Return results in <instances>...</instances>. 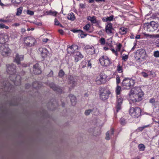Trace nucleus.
<instances>
[{"mask_svg": "<svg viewBox=\"0 0 159 159\" xmlns=\"http://www.w3.org/2000/svg\"><path fill=\"white\" fill-rule=\"evenodd\" d=\"M7 72L10 75V79L16 86H19L21 84V78L20 75H16V66L13 64L11 65L7 64Z\"/></svg>", "mask_w": 159, "mask_h": 159, "instance_id": "1", "label": "nucleus"}, {"mask_svg": "<svg viewBox=\"0 0 159 159\" xmlns=\"http://www.w3.org/2000/svg\"><path fill=\"white\" fill-rule=\"evenodd\" d=\"M130 96L132 95L134 98L132 99L133 103L139 102L141 101L144 95V93L141 88L138 87H135L132 89L130 92Z\"/></svg>", "mask_w": 159, "mask_h": 159, "instance_id": "2", "label": "nucleus"}, {"mask_svg": "<svg viewBox=\"0 0 159 159\" xmlns=\"http://www.w3.org/2000/svg\"><path fill=\"white\" fill-rule=\"evenodd\" d=\"M147 57V55L144 49H140L136 51L135 58L137 62L141 63L143 61L146 60Z\"/></svg>", "mask_w": 159, "mask_h": 159, "instance_id": "3", "label": "nucleus"}, {"mask_svg": "<svg viewBox=\"0 0 159 159\" xmlns=\"http://www.w3.org/2000/svg\"><path fill=\"white\" fill-rule=\"evenodd\" d=\"M135 83L134 80L128 78H125L122 82V86L124 89H129L133 87Z\"/></svg>", "mask_w": 159, "mask_h": 159, "instance_id": "4", "label": "nucleus"}, {"mask_svg": "<svg viewBox=\"0 0 159 159\" xmlns=\"http://www.w3.org/2000/svg\"><path fill=\"white\" fill-rule=\"evenodd\" d=\"M158 26V24L153 21H152L150 23H146L144 24V29L149 32L155 31L157 29Z\"/></svg>", "mask_w": 159, "mask_h": 159, "instance_id": "5", "label": "nucleus"}, {"mask_svg": "<svg viewBox=\"0 0 159 159\" xmlns=\"http://www.w3.org/2000/svg\"><path fill=\"white\" fill-rule=\"evenodd\" d=\"M23 40L25 45L28 47L34 46L37 42L35 39L31 36L24 38Z\"/></svg>", "mask_w": 159, "mask_h": 159, "instance_id": "6", "label": "nucleus"}, {"mask_svg": "<svg viewBox=\"0 0 159 159\" xmlns=\"http://www.w3.org/2000/svg\"><path fill=\"white\" fill-rule=\"evenodd\" d=\"M129 115L134 118H137L141 115V110L138 107H131L129 111Z\"/></svg>", "mask_w": 159, "mask_h": 159, "instance_id": "7", "label": "nucleus"}, {"mask_svg": "<svg viewBox=\"0 0 159 159\" xmlns=\"http://www.w3.org/2000/svg\"><path fill=\"white\" fill-rule=\"evenodd\" d=\"M111 92L109 90L104 88H102L99 91L100 98L103 101L106 100L108 98Z\"/></svg>", "mask_w": 159, "mask_h": 159, "instance_id": "8", "label": "nucleus"}, {"mask_svg": "<svg viewBox=\"0 0 159 159\" xmlns=\"http://www.w3.org/2000/svg\"><path fill=\"white\" fill-rule=\"evenodd\" d=\"M99 61L101 65L104 66H109L111 63V60L105 55L102 56L100 57Z\"/></svg>", "mask_w": 159, "mask_h": 159, "instance_id": "9", "label": "nucleus"}, {"mask_svg": "<svg viewBox=\"0 0 159 159\" xmlns=\"http://www.w3.org/2000/svg\"><path fill=\"white\" fill-rule=\"evenodd\" d=\"M107 76L104 73H101L98 76L95 80L96 84L99 85L104 84L106 82Z\"/></svg>", "mask_w": 159, "mask_h": 159, "instance_id": "10", "label": "nucleus"}, {"mask_svg": "<svg viewBox=\"0 0 159 159\" xmlns=\"http://www.w3.org/2000/svg\"><path fill=\"white\" fill-rule=\"evenodd\" d=\"M0 50L2 56H7L10 55L11 50L7 45H2L1 46Z\"/></svg>", "mask_w": 159, "mask_h": 159, "instance_id": "11", "label": "nucleus"}, {"mask_svg": "<svg viewBox=\"0 0 159 159\" xmlns=\"http://www.w3.org/2000/svg\"><path fill=\"white\" fill-rule=\"evenodd\" d=\"M84 50L88 54L93 55L95 53V50L94 47L91 45H87L84 48Z\"/></svg>", "mask_w": 159, "mask_h": 159, "instance_id": "12", "label": "nucleus"}, {"mask_svg": "<svg viewBox=\"0 0 159 159\" xmlns=\"http://www.w3.org/2000/svg\"><path fill=\"white\" fill-rule=\"evenodd\" d=\"M78 46L75 45H72L69 46L67 48V51L68 53L70 54H72L76 52L78 50Z\"/></svg>", "mask_w": 159, "mask_h": 159, "instance_id": "13", "label": "nucleus"}, {"mask_svg": "<svg viewBox=\"0 0 159 159\" xmlns=\"http://www.w3.org/2000/svg\"><path fill=\"white\" fill-rule=\"evenodd\" d=\"M33 73L35 75H39L41 74L42 71L40 67L39 66V64L36 63L33 66Z\"/></svg>", "mask_w": 159, "mask_h": 159, "instance_id": "14", "label": "nucleus"}, {"mask_svg": "<svg viewBox=\"0 0 159 159\" xmlns=\"http://www.w3.org/2000/svg\"><path fill=\"white\" fill-rule=\"evenodd\" d=\"M116 50H115L114 48H111V50L112 53L114 54L117 57L118 56V52H120L122 47V44L120 43H117L116 44Z\"/></svg>", "mask_w": 159, "mask_h": 159, "instance_id": "15", "label": "nucleus"}, {"mask_svg": "<svg viewBox=\"0 0 159 159\" xmlns=\"http://www.w3.org/2000/svg\"><path fill=\"white\" fill-rule=\"evenodd\" d=\"M68 80L69 84L71 85L70 86L72 88H73L76 85L77 81L75 80L72 76L69 75L68 77Z\"/></svg>", "mask_w": 159, "mask_h": 159, "instance_id": "16", "label": "nucleus"}, {"mask_svg": "<svg viewBox=\"0 0 159 159\" xmlns=\"http://www.w3.org/2000/svg\"><path fill=\"white\" fill-rule=\"evenodd\" d=\"M38 52L41 54L42 57L43 58L47 57L48 53V51L46 48H39Z\"/></svg>", "mask_w": 159, "mask_h": 159, "instance_id": "17", "label": "nucleus"}, {"mask_svg": "<svg viewBox=\"0 0 159 159\" xmlns=\"http://www.w3.org/2000/svg\"><path fill=\"white\" fill-rule=\"evenodd\" d=\"M49 86L53 90L58 93H60L62 92V89L56 86L53 83H50L49 84Z\"/></svg>", "mask_w": 159, "mask_h": 159, "instance_id": "18", "label": "nucleus"}, {"mask_svg": "<svg viewBox=\"0 0 159 159\" xmlns=\"http://www.w3.org/2000/svg\"><path fill=\"white\" fill-rule=\"evenodd\" d=\"M117 105L116 106V111L118 112L121 109V105L122 103V98L120 96H117Z\"/></svg>", "mask_w": 159, "mask_h": 159, "instance_id": "19", "label": "nucleus"}, {"mask_svg": "<svg viewBox=\"0 0 159 159\" xmlns=\"http://www.w3.org/2000/svg\"><path fill=\"white\" fill-rule=\"evenodd\" d=\"M24 56L22 55H19L17 53L16 54L15 58L14 59V62H16L17 64H20V61L24 60Z\"/></svg>", "mask_w": 159, "mask_h": 159, "instance_id": "20", "label": "nucleus"}, {"mask_svg": "<svg viewBox=\"0 0 159 159\" xmlns=\"http://www.w3.org/2000/svg\"><path fill=\"white\" fill-rule=\"evenodd\" d=\"M8 41L7 35L4 34H0V44L2 45Z\"/></svg>", "mask_w": 159, "mask_h": 159, "instance_id": "21", "label": "nucleus"}, {"mask_svg": "<svg viewBox=\"0 0 159 159\" xmlns=\"http://www.w3.org/2000/svg\"><path fill=\"white\" fill-rule=\"evenodd\" d=\"M114 29L112 27V25L111 23L108 24L106 26L105 31L107 34L112 33V30Z\"/></svg>", "mask_w": 159, "mask_h": 159, "instance_id": "22", "label": "nucleus"}, {"mask_svg": "<svg viewBox=\"0 0 159 159\" xmlns=\"http://www.w3.org/2000/svg\"><path fill=\"white\" fill-rule=\"evenodd\" d=\"M75 61L77 62L84 57V56L80 52H77L74 56Z\"/></svg>", "mask_w": 159, "mask_h": 159, "instance_id": "23", "label": "nucleus"}, {"mask_svg": "<svg viewBox=\"0 0 159 159\" xmlns=\"http://www.w3.org/2000/svg\"><path fill=\"white\" fill-rule=\"evenodd\" d=\"M149 102L152 104V106L153 108H156L159 104L158 102L157 101H156L155 99L154 98H150L149 99Z\"/></svg>", "mask_w": 159, "mask_h": 159, "instance_id": "24", "label": "nucleus"}, {"mask_svg": "<svg viewBox=\"0 0 159 159\" xmlns=\"http://www.w3.org/2000/svg\"><path fill=\"white\" fill-rule=\"evenodd\" d=\"M69 98L71 103L72 105L75 106L77 102L76 98L74 95L70 94V95Z\"/></svg>", "mask_w": 159, "mask_h": 159, "instance_id": "25", "label": "nucleus"}, {"mask_svg": "<svg viewBox=\"0 0 159 159\" xmlns=\"http://www.w3.org/2000/svg\"><path fill=\"white\" fill-rule=\"evenodd\" d=\"M32 86L36 89H38L41 87V83L38 81L34 82L32 84Z\"/></svg>", "mask_w": 159, "mask_h": 159, "instance_id": "26", "label": "nucleus"}, {"mask_svg": "<svg viewBox=\"0 0 159 159\" xmlns=\"http://www.w3.org/2000/svg\"><path fill=\"white\" fill-rule=\"evenodd\" d=\"M114 129L113 128H111L110 129V132L109 131H108L106 133L105 139L107 140H109L110 139V138L109 137L110 132L111 135H113L114 134Z\"/></svg>", "mask_w": 159, "mask_h": 159, "instance_id": "27", "label": "nucleus"}, {"mask_svg": "<svg viewBox=\"0 0 159 159\" xmlns=\"http://www.w3.org/2000/svg\"><path fill=\"white\" fill-rule=\"evenodd\" d=\"M87 19L88 20H90L91 23L93 24H96L97 22L96 17L94 16H93L92 17L90 16H88Z\"/></svg>", "mask_w": 159, "mask_h": 159, "instance_id": "28", "label": "nucleus"}, {"mask_svg": "<svg viewBox=\"0 0 159 159\" xmlns=\"http://www.w3.org/2000/svg\"><path fill=\"white\" fill-rule=\"evenodd\" d=\"M128 31V29L124 27L120 28L119 30V32L121 35L126 34Z\"/></svg>", "mask_w": 159, "mask_h": 159, "instance_id": "29", "label": "nucleus"}, {"mask_svg": "<svg viewBox=\"0 0 159 159\" xmlns=\"http://www.w3.org/2000/svg\"><path fill=\"white\" fill-rule=\"evenodd\" d=\"M114 16L111 15V16L107 17H104L102 18V20L103 22H107V21H111L113 20Z\"/></svg>", "mask_w": 159, "mask_h": 159, "instance_id": "30", "label": "nucleus"}, {"mask_svg": "<svg viewBox=\"0 0 159 159\" xmlns=\"http://www.w3.org/2000/svg\"><path fill=\"white\" fill-rule=\"evenodd\" d=\"M67 19L71 21H74L75 19L74 14L73 12L69 14L67 16Z\"/></svg>", "mask_w": 159, "mask_h": 159, "instance_id": "31", "label": "nucleus"}, {"mask_svg": "<svg viewBox=\"0 0 159 159\" xmlns=\"http://www.w3.org/2000/svg\"><path fill=\"white\" fill-rule=\"evenodd\" d=\"M116 70L118 73H122L123 71V65L119 64H118Z\"/></svg>", "mask_w": 159, "mask_h": 159, "instance_id": "32", "label": "nucleus"}, {"mask_svg": "<svg viewBox=\"0 0 159 159\" xmlns=\"http://www.w3.org/2000/svg\"><path fill=\"white\" fill-rule=\"evenodd\" d=\"M23 9V7H20L18 8L17 9V11L16 13V15L17 16H20L22 13V10Z\"/></svg>", "mask_w": 159, "mask_h": 159, "instance_id": "33", "label": "nucleus"}, {"mask_svg": "<svg viewBox=\"0 0 159 159\" xmlns=\"http://www.w3.org/2000/svg\"><path fill=\"white\" fill-rule=\"evenodd\" d=\"M121 91V87L119 85H117L116 89V94L117 96L120 95Z\"/></svg>", "mask_w": 159, "mask_h": 159, "instance_id": "34", "label": "nucleus"}, {"mask_svg": "<svg viewBox=\"0 0 159 159\" xmlns=\"http://www.w3.org/2000/svg\"><path fill=\"white\" fill-rule=\"evenodd\" d=\"M138 148L140 151H144L145 149V146L142 143L139 144L138 146Z\"/></svg>", "mask_w": 159, "mask_h": 159, "instance_id": "35", "label": "nucleus"}, {"mask_svg": "<svg viewBox=\"0 0 159 159\" xmlns=\"http://www.w3.org/2000/svg\"><path fill=\"white\" fill-rule=\"evenodd\" d=\"M65 72L62 69L59 70L58 75L60 78H61L63 77L65 75Z\"/></svg>", "mask_w": 159, "mask_h": 159, "instance_id": "36", "label": "nucleus"}, {"mask_svg": "<svg viewBox=\"0 0 159 159\" xmlns=\"http://www.w3.org/2000/svg\"><path fill=\"white\" fill-rule=\"evenodd\" d=\"M90 27V24H87L84 27V30L86 31H89Z\"/></svg>", "mask_w": 159, "mask_h": 159, "instance_id": "37", "label": "nucleus"}, {"mask_svg": "<svg viewBox=\"0 0 159 159\" xmlns=\"http://www.w3.org/2000/svg\"><path fill=\"white\" fill-rule=\"evenodd\" d=\"M105 39L103 38H101L99 40V43L102 45H104L105 43Z\"/></svg>", "mask_w": 159, "mask_h": 159, "instance_id": "38", "label": "nucleus"}, {"mask_svg": "<svg viewBox=\"0 0 159 159\" xmlns=\"http://www.w3.org/2000/svg\"><path fill=\"white\" fill-rule=\"evenodd\" d=\"M120 123L122 125H125L126 124L125 120L124 118H121L120 119Z\"/></svg>", "mask_w": 159, "mask_h": 159, "instance_id": "39", "label": "nucleus"}, {"mask_svg": "<svg viewBox=\"0 0 159 159\" xmlns=\"http://www.w3.org/2000/svg\"><path fill=\"white\" fill-rule=\"evenodd\" d=\"M5 28L7 30L9 29V27L8 26H6L3 23L0 24V28L3 29Z\"/></svg>", "mask_w": 159, "mask_h": 159, "instance_id": "40", "label": "nucleus"}, {"mask_svg": "<svg viewBox=\"0 0 159 159\" xmlns=\"http://www.w3.org/2000/svg\"><path fill=\"white\" fill-rule=\"evenodd\" d=\"M93 111V110L91 109H89L86 110L84 112L85 115L86 116H88L89 115L90 113Z\"/></svg>", "mask_w": 159, "mask_h": 159, "instance_id": "41", "label": "nucleus"}, {"mask_svg": "<svg viewBox=\"0 0 159 159\" xmlns=\"http://www.w3.org/2000/svg\"><path fill=\"white\" fill-rule=\"evenodd\" d=\"M49 13L51 15L56 16L57 12L56 11H49Z\"/></svg>", "mask_w": 159, "mask_h": 159, "instance_id": "42", "label": "nucleus"}, {"mask_svg": "<svg viewBox=\"0 0 159 159\" xmlns=\"http://www.w3.org/2000/svg\"><path fill=\"white\" fill-rule=\"evenodd\" d=\"M116 80V84L117 85H118L120 83V77L119 76L117 75Z\"/></svg>", "mask_w": 159, "mask_h": 159, "instance_id": "43", "label": "nucleus"}, {"mask_svg": "<svg viewBox=\"0 0 159 159\" xmlns=\"http://www.w3.org/2000/svg\"><path fill=\"white\" fill-rule=\"evenodd\" d=\"M154 56L156 57H159V51H155L154 52Z\"/></svg>", "mask_w": 159, "mask_h": 159, "instance_id": "44", "label": "nucleus"}, {"mask_svg": "<svg viewBox=\"0 0 159 159\" xmlns=\"http://www.w3.org/2000/svg\"><path fill=\"white\" fill-rule=\"evenodd\" d=\"M26 13L28 15H33L34 14V12L33 11L28 10L26 11Z\"/></svg>", "mask_w": 159, "mask_h": 159, "instance_id": "45", "label": "nucleus"}, {"mask_svg": "<svg viewBox=\"0 0 159 159\" xmlns=\"http://www.w3.org/2000/svg\"><path fill=\"white\" fill-rule=\"evenodd\" d=\"M21 2V0H11V2L13 3L19 4Z\"/></svg>", "mask_w": 159, "mask_h": 159, "instance_id": "46", "label": "nucleus"}, {"mask_svg": "<svg viewBox=\"0 0 159 159\" xmlns=\"http://www.w3.org/2000/svg\"><path fill=\"white\" fill-rule=\"evenodd\" d=\"M0 21L6 23V22H10L11 21V20H9L8 19L4 20V19H0Z\"/></svg>", "mask_w": 159, "mask_h": 159, "instance_id": "47", "label": "nucleus"}, {"mask_svg": "<svg viewBox=\"0 0 159 159\" xmlns=\"http://www.w3.org/2000/svg\"><path fill=\"white\" fill-rule=\"evenodd\" d=\"M53 71L52 70H51L50 72L47 75V76L48 77H52L53 76Z\"/></svg>", "mask_w": 159, "mask_h": 159, "instance_id": "48", "label": "nucleus"}, {"mask_svg": "<svg viewBox=\"0 0 159 159\" xmlns=\"http://www.w3.org/2000/svg\"><path fill=\"white\" fill-rule=\"evenodd\" d=\"M141 74L142 75V76L144 78H147L148 76V75L147 73L145 72H142Z\"/></svg>", "mask_w": 159, "mask_h": 159, "instance_id": "49", "label": "nucleus"}, {"mask_svg": "<svg viewBox=\"0 0 159 159\" xmlns=\"http://www.w3.org/2000/svg\"><path fill=\"white\" fill-rule=\"evenodd\" d=\"M128 57L127 55H125V56H123L122 57V60L124 61H126L128 59Z\"/></svg>", "mask_w": 159, "mask_h": 159, "instance_id": "50", "label": "nucleus"}, {"mask_svg": "<svg viewBox=\"0 0 159 159\" xmlns=\"http://www.w3.org/2000/svg\"><path fill=\"white\" fill-rule=\"evenodd\" d=\"M60 23L58 20L56 18H55L54 21L55 25H60Z\"/></svg>", "mask_w": 159, "mask_h": 159, "instance_id": "51", "label": "nucleus"}, {"mask_svg": "<svg viewBox=\"0 0 159 159\" xmlns=\"http://www.w3.org/2000/svg\"><path fill=\"white\" fill-rule=\"evenodd\" d=\"M144 35L147 37H149L150 38L154 37V35H150L149 34H144Z\"/></svg>", "mask_w": 159, "mask_h": 159, "instance_id": "52", "label": "nucleus"}, {"mask_svg": "<svg viewBox=\"0 0 159 159\" xmlns=\"http://www.w3.org/2000/svg\"><path fill=\"white\" fill-rule=\"evenodd\" d=\"M87 34L81 33L80 34V37L81 38H83L86 37L87 36Z\"/></svg>", "mask_w": 159, "mask_h": 159, "instance_id": "53", "label": "nucleus"}, {"mask_svg": "<svg viewBox=\"0 0 159 159\" xmlns=\"http://www.w3.org/2000/svg\"><path fill=\"white\" fill-rule=\"evenodd\" d=\"M80 7L82 9L84 8H85V5L83 4H80Z\"/></svg>", "mask_w": 159, "mask_h": 159, "instance_id": "54", "label": "nucleus"}, {"mask_svg": "<svg viewBox=\"0 0 159 159\" xmlns=\"http://www.w3.org/2000/svg\"><path fill=\"white\" fill-rule=\"evenodd\" d=\"M88 64H87V66H88V67L90 66V68H91V67L92 64H91V63L90 61V60H88Z\"/></svg>", "mask_w": 159, "mask_h": 159, "instance_id": "55", "label": "nucleus"}, {"mask_svg": "<svg viewBox=\"0 0 159 159\" xmlns=\"http://www.w3.org/2000/svg\"><path fill=\"white\" fill-rule=\"evenodd\" d=\"M30 87V85L29 84H26L25 85V88L26 89H28Z\"/></svg>", "mask_w": 159, "mask_h": 159, "instance_id": "56", "label": "nucleus"}, {"mask_svg": "<svg viewBox=\"0 0 159 159\" xmlns=\"http://www.w3.org/2000/svg\"><path fill=\"white\" fill-rule=\"evenodd\" d=\"M58 32L61 34H63L64 33V31L62 29H60L59 30Z\"/></svg>", "mask_w": 159, "mask_h": 159, "instance_id": "57", "label": "nucleus"}, {"mask_svg": "<svg viewBox=\"0 0 159 159\" xmlns=\"http://www.w3.org/2000/svg\"><path fill=\"white\" fill-rule=\"evenodd\" d=\"M20 25V24L18 23H15L13 24L12 26L17 27L19 26Z\"/></svg>", "mask_w": 159, "mask_h": 159, "instance_id": "58", "label": "nucleus"}, {"mask_svg": "<svg viewBox=\"0 0 159 159\" xmlns=\"http://www.w3.org/2000/svg\"><path fill=\"white\" fill-rule=\"evenodd\" d=\"M48 40V39L47 38H45L43 39V42H45V43H46Z\"/></svg>", "mask_w": 159, "mask_h": 159, "instance_id": "59", "label": "nucleus"}, {"mask_svg": "<svg viewBox=\"0 0 159 159\" xmlns=\"http://www.w3.org/2000/svg\"><path fill=\"white\" fill-rule=\"evenodd\" d=\"M73 32L74 33H75V32H78L79 31H81L82 33H83L84 32L82 31V30H73Z\"/></svg>", "mask_w": 159, "mask_h": 159, "instance_id": "60", "label": "nucleus"}, {"mask_svg": "<svg viewBox=\"0 0 159 159\" xmlns=\"http://www.w3.org/2000/svg\"><path fill=\"white\" fill-rule=\"evenodd\" d=\"M140 35H137L135 37V38L136 39H139L140 38Z\"/></svg>", "mask_w": 159, "mask_h": 159, "instance_id": "61", "label": "nucleus"}, {"mask_svg": "<svg viewBox=\"0 0 159 159\" xmlns=\"http://www.w3.org/2000/svg\"><path fill=\"white\" fill-rule=\"evenodd\" d=\"M146 127V126H143V127H141L139 128V129H140V130L141 131L142 130H143L144 128Z\"/></svg>", "mask_w": 159, "mask_h": 159, "instance_id": "62", "label": "nucleus"}, {"mask_svg": "<svg viewBox=\"0 0 159 159\" xmlns=\"http://www.w3.org/2000/svg\"><path fill=\"white\" fill-rule=\"evenodd\" d=\"M130 37L131 39H134V36L133 34H131L130 36Z\"/></svg>", "mask_w": 159, "mask_h": 159, "instance_id": "63", "label": "nucleus"}, {"mask_svg": "<svg viewBox=\"0 0 159 159\" xmlns=\"http://www.w3.org/2000/svg\"><path fill=\"white\" fill-rule=\"evenodd\" d=\"M154 37L156 38H159V34H157L154 35Z\"/></svg>", "mask_w": 159, "mask_h": 159, "instance_id": "64", "label": "nucleus"}]
</instances>
